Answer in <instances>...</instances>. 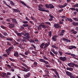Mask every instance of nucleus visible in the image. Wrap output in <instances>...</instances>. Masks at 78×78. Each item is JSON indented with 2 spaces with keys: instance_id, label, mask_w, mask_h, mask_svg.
Instances as JSON below:
<instances>
[{
  "instance_id": "f257e3e1",
  "label": "nucleus",
  "mask_w": 78,
  "mask_h": 78,
  "mask_svg": "<svg viewBox=\"0 0 78 78\" xmlns=\"http://www.w3.org/2000/svg\"><path fill=\"white\" fill-rule=\"evenodd\" d=\"M0 37H1V38H2V39H4V38H6V40L7 41H12V38H7V37L3 35L1 33H0Z\"/></svg>"
},
{
  "instance_id": "f03ea898",
  "label": "nucleus",
  "mask_w": 78,
  "mask_h": 78,
  "mask_svg": "<svg viewBox=\"0 0 78 78\" xmlns=\"http://www.w3.org/2000/svg\"><path fill=\"white\" fill-rule=\"evenodd\" d=\"M39 61L41 62H44V63H45L46 64H49L48 62L46 61L45 60L42 58H40L39 60Z\"/></svg>"
},
{
  "instance_id": "7ed1b4c3",
  "label": "nucleus",
  "mask_w": 78,
  "mask_h": 78,
  "mask_svg": "<svg viewBox=\"0 0 78 78\" xmlns=\"http://www.w3.org/2000/svg\"><path fill=\"white\" fill-rule=\"evenodd\" d=\"M43 6H44L43 5L39 4L38 5V6L39 8L38 9L39 11H42L43 10V9H44V8L42 7H43Z\"/></svg>"
},
{
  "instance_id": "20e7f679",
  "label": "nucleus",
  "mask_w": 78,
  "mask_h": 78,
  "mask_svg": "<svg viewBox=\"0 0 78 78\" xmlns=\"http://www.w3.org/2000/svg\"><path fill=\"white\" fill-rule=\"evenodd\" d=\"M13 48H14V47H13V46H11L8 49H6L5 50V51L6 53H8V51L10 52L11 51V50H12L13 49Z\"/></svg>"
},
{
  "instance_id": "39448f33",
  "label": "nucleus",
  "mask_w": 78,
  "mask_h": 78,
  "mask_svg": "<svg viewBox=\"0 0 78 78\" xmlns=\"http://www.w3.org/2000/svg\"><path fill=\"white\" fill-rule=\"evenodd\" d=\"M69 50H73V49H76V47L75 46L71 45L69 46L68 47Z\"/></svg>"
},
{
  "instance_id": "423d86ee",
  "label": "nucleus",
  "mask_w": 78,
  "mask_h": 78,
  "mask_svg": "<svg viewBox=\"0 0 78 78\" xmlns=\"http://www.w3.org/2000/svg\"><path fill=\"white\" fill-rule=\"evenodd\" d=\"M54 27L55 28H61V27L60 26L59 24L58 23H56L54 24Z\"/></svg>"
},
{
  "instance_id": "0eeeda50",
  "label": "nucleus",
  "mask_w": 78,
  "mask_h": 78,
  "mask_svg": "<svg viewBox=\"0 0 78 78\" xmlns=\"http://www.w3.org/2000/svg\"><path fill=\"white\" fill-rule=\"evenodd\" d=\"M59 59H60V60H61L63 62L65 61H67V58H66V57H59Z\"/></svg>"
},
{
  "instance_id": "6e6552de",
  "label": "nucleus",
  "mask_w": 78,
  "mask_h": 78,
  "mask_svg": "<svg viewBox=\"0 0 78 78\" xmlns=\"http://www.w3.org/2000/svg\"><path fill=\"white\" fill-rule=\"evenodd\" d=\"M21 68L24 69V70H23L24 72H28V71H30V69L29 68H27L26 69V68L23 66H22Z\"/></svg>"
},
{
  "instance_id": "1a4fd4ad",
  "label": "nucleus",
  "mask_w": 78,
  "mask_h": 78,
  "mask_svg": "<svg viewBox=\"0 0 78 78\" xmlns=\"http://www.w3.org/2000/svg\"><path fill=\"white\" fill-rule=\"evenodd\" d=\"M20 3L22 4V5H25L27 8H30V7L28 5H27L26 3H24V2H23V1H20Z\"/></svg>"
},
{
  "instance_id": "9d476101",
  "label": "nucleus",
  "mask_w": 78,
  "mask_h": 78,
  "mask_svg": "<svg viewBox=\"0 0 78 78\" xmlns=\"http://www.w3.org/2000/svg\"><path fill=\"white\" fill-rule=\"evenodd\" d=\"M15 27V24H11L9 25V27L10 28H13Z\"/></svg>"
},
{
  "instance_id": "9b49d317",
  "label": "nucleus",
  "mask_w": 78,
  "mask_h": 78,
  "mask_svg": "<svg viewBox=\"0 0 78 78\" xmlns=\"http://www.w3.org/2000/svg\"><path fill=\"white\" fill-rule=\"evenodd\" d=\"M66 74L69 76H70L72 75V73L69 71H66Z\"/></svg>"
},
{
  "instance_id": "f8f14e48",
  "label": "nucleus",
  "mask_w": 78,
  "mask_h": 78,
  "mask_svg": "<svg viewBox=\"0 0 78 78\" xmlns=\"http://www.w3.org/2000/svg\"><path fill=\"white\" fill-rule=\"evenodd\" d=\"M49 46V43H48V44L46 43L45 44V45L44 47V48L45 49V50H46V49H47V47H48Z\"/></svg>"
},
{
  "instance_id": "ddd939ff",
  "label": "nucleus",
  "mask_w": 78,
  "mask_h": 78,
  "mask_svg": "<svg viewBox=\"0 0 78 78\" xmlns=\"http://www.w3.org/2000/svg\"><path fill=\"white\" fill-rule=\"evenodd\" d=\"M18 54L19 53L17 51H16L14 54V56H16V57H19Z\"/></svg>"
},
{
  "instance_id": "4468645a",
  "label": "nucleus",
  "mask_w": 78,
  "mask_h": 78,
  "mask_svg": "<svg viewBox=\"0 0 78 78\" xmlns=\"http://www.w3.org/2000/svg\"><path fill=\"white\" fill-rule=\"evenodd\" d=\"M12 20V23H16V24H17V20H16V19H13Z\"/></svg>"
},
{
  "instance_id": "2eb2a0df",
  "label": "nucleus",
  "mask_w": 78,
  "mask_h": 78,
  "mask_svg": "<svg viewBox=\"0 0 78 78\" xmlns=\"http://www.w3.org/2000/svg\"><path fill=\"white\" fill-rule=\"evenodd\" d=\"M66 69L67 70H69L70 71H72L73 70V68L72 67H70V68L67 67Z\"/></svg>"
},
{
  "instance_id": "dca6fc26",
  "label": "nucleus",
  "mask_w": 78,
  "mask_h": 78,
  "mask_svg": "<svg viewBox=\"0 0 78 78\" xmlns=\"http://www.w3.org/2000/svg\"><path fill=\"white\" fill-rule=\"evenodd\" d=\"M44 45H45V43H42L40 46V47H41V48H44L43 47H44Z\"/></svg>"
},
{
  "instance_id": "f3484780",
  "label": "nucleus",
  "mask_w": 78,
  "mask_h": 78,
  "mask_svg": "<svg viewBox=\"0 0 78 78\" xmlns=\"http://www.w3.org/2000/svg\"><path fill=\"white\" fill-rule=\"evenodd\" d=\"M33 66L35 67H37V62H34L33 65Z\"/></svg>"
},
{
  "instance_id": "a211bd4d",
  "label": "nucleus",
  "mask_w": 78,
  "mask_h": 78,
  "mask_svg": "<svg viewBox=\"0 0 78 78\" xmlns=\"http://www.w3.org/2000/svg\"><path fill=\"white\" fill-rule=\"evenodd\" d=\"M66 19L69 22H73V20L72 19L70 18H67Z\"/></svg>"
},
{
  "instance_id": "6ab92c4d",
  "label": "nucleus",
  "mask_w": 78,
  "mask_h": 78,
  "mask_svg": "<svg viewBox=\"0 0 78 78\" xmlns=\"http://www.w3.org/2000/svg\"><path fill=\"white\" fill-rule=\"evenodd\" d=\"M13 9V10L14 11V12H20V10H17L15 9Z\"/></svg>"
},
{
  "instance_id": "aec40b11",
  "label": "nucleus",
  "mask_w": 78,
  "mask_h": 78,
  "mask_svg": "<svg viewBox=\"0 0 78 78\" xmlns=\"http://www.w3.org/2000/svg\"><path fill=\"white\" fill-rule=\"evenodd\" d=\"M44 72L45 73V74H49V71L47 69V68L46 69L44 70Z\"/></svg>"
},
{
  "instance_id": "412c9836",
  "label": "nucleus",
  "mask_w": 78,
  "mask_h": 78,
  "mask_svg": "<svg viewBox=\"0 0 78 78\" xmlns=\"http://www.w3.org/2000/svg\"><path fill=\"white\" fill-rule=\"evenodd\" d=\"M68 66H69V67H72L73 66H73V63H69L68 64Z\"/></svg>"
},
{
  "instance_id": "4be33fe9",
  "label": "nucleus",
  "mask_w": 78,
  "mask_h": 78,
  "mask_svg": "<svg viewBox=\"0 0 78 78\" xmlns=\"http://www.w3.org/2000/svg\"><path fill=\"white\" fill-rule=\"evenodd\" d=\"M55 74L58 77V78H60V77H59V74H58V73L56 71H55Z\"/></svg>"
},
{
  "instance_id": "5701e85b",
  "label": "nucleus",
  "mask_w": 78,
  "mask_h": 78,
  "mask_svg": "<svg viewBox=\"0 0 78 78\" xmlns=\"http://www.w3.org/2000/svg\"><path fill=\"white\" fill-rule=\"evenodd\" d=\"M6 66H7V68H9V69H11V65H9V64H6Z\"/></svg>"
},
{
  "instance_id": "b1692460",
  "label": "nucleus",
  "mask_w": 78,
  "mask_h": 78,
  "mask_svg": "<svg viewBox=\"0 0 78 78\" xmlns=\"http://www.w3.org/2000/svg\"><path fill=\"white\" fill-rule=\"evenodd\" d=\"M41 11H43V12H49V11L45 10V9L44 8Z\"/></svg>"
},
{
  "instance_id": "393cba45",
  "label": "nucleus",
  "mask_w": 78,
  "mask_h": 78,
  "mask_svg": "<svg viewBox=\"0 0 78 78\" xmlns=\"http://www.w3.org/2000/svg\"><path fill=\"white\" fill-rule=\"evenodd\" d=\"M41 27H42V28H44V29H45V28H46V26L45 25H44L42 24H41Z\"/></svg>"
},
{
  "instance_id": "a878e982",
  "label": "nucleus",
  "mask_w": 78,
  "mask_h": 78,
  "mask_svg": "<svg viewBox=\"0 0 78 78\" xmlns=\"http://www.w3.org/2000/svg\"><path fill=\"white\" fill-rule=\"evenodd\" d=\"M23 42H27V39L25 38V37H23L22 40Z\"/></svg>"
},
{
  "instance_id": "bb28decb",
  "label": "nucleus",
  "mask_w": 78,
  "mask_h": 78,
  "mask_svg": "<svg viewBox=\"0 0 78 78\" xmlns=\"http://www.w3.org/2000/svg\"><path fill=\"white\" fill-rule=\"evenodd\" d=\"M10 3L11 5H12V6H14L15 4H14V3L13 2L11 1H10Z\"/></svg>"
},
{
  "instance_id": "cd10ccee",
  "label": "nucleus",
  "mask_w": 78,
  "mask_h": 78,
  "mask_svg": "<svg viewBox=\"0 0 78 78\" xmlns=\"http://www.w3.org/2000/svg\"><path fill=\"white\" fill-rule=\"evenodd\" d=\"M73 19L76 22H78V19L77 18H73Z\"/></svg>"
},
{
  "instance_id": "c85d7f7f",
  "label": "nucleus",
  "mask_w": 78,
  "mask_h": 78,
  "mask_svg": "<svg viewBox=\"0 0 78 78\" xmlns=\"http://www.w3.org/2000/svg\"><path fill=\"white\" fill-rule=\"evenodd\" d=\"M49 6L50 9H51V8H54V6L51 4H50Z\"/></svg>"
},
{
  "instance_id": "c756f323",
  "label": "nucleus",
  "mask_w": 78,
  "mask_h": 78,
  "mask_svg": "<svg viewBox=\"0 0 78 78\" xmlns=\"http://www.w3.org/2000/svg\"><path fill=\"white\" fill-rule=\"evenodd\" d=\"M52 34V32L51 31H50L49 32L48 36H50V37H51V34Z\"/></svg>"
},
{
  "instance_id": "7c9ffc66",
  "label": "nucleus",
  "mask_w": 78,
  "mask_h": 78,
  "mask_svg": "<svg viewBox=\"0 0 78 78\" xmlns=\"http://www.w3.org/2000/svg\"><path fill=\"white\" fill-rule=\"evenodd\" d=\"M3 35L5 36H8V34L7 33L5 32L3 33Z\"/></svg>"
},
{
  "instance_id": "2f4dec72",
  "label": "nucleus",
  "mask_w": 78,
  "mask_h": 78,
  "mask_svg": "<svg viewBox=\"0 0 78 78\" xmlns=\"http://www.w3.org/2000/svg\"><path fill=\"white\" fill-rule=\"evenodd\" d=\"M24 37H25L28 41H29V39L30 38V36H27Z\"/></svg>"
},
{
  "instance_id": "473e14b6",
  "label": "nucleus",
  "mask_w": 78,
  "mask_h": 78,
  "mask_svg": "<svg viewBox=\"0 0 78 78\" xmlns=\"http://www.w3.org/2000/svg\"><path fill=\"white\" fill-rule=\"evenodd\" d=\"M71 55L72 56H73V58L74 59H76V58H75V54H72Z\"/></svg>"
},
{
  "instance_id": "72a5a7b5",
  "label": "nucleus",
  "mask_w": 78,
  "mask_h": 78,
  "mask_svg": "<svg viewBox=\"0 0 78 78\" xmlns=\"http://www.w3.org/2000/svg\"><path fill=\"white\" fill-rule=\"evenodd\" d=\"M51 47H53V48H55L56 49H58V47L56 46L55 45H52Z\"/></svg>"
},
{
  "instance_id": "f704fd0d",
  "label": "nucleus",
  "mask_w": 78,
  "mask_h": 78,
  "mask_svg": "<svg viewBox=\"0 0 78 78\" xmlns=\"http://www.w3.org/2000/svg\"><path fill=\"white\" fill-rule=\"evenodd\" d=\"M74 8H78V3H77L73 6Z\"/></svg>"
},
{
  "instance_id": "c9c22d12",
  "label": "nucleus",
  "mask_w": 78,
  "mask_h": 78,
  "mask_svg": "<svg viewBox=\"0 0 78 78\" xmlns=\"http://www.w3.org/2000/svg\"><path fill=\"white\" fill-rule=\"evenodd\" d=\"M52 39L54 41H55V42L56 41V38H55V37H52Z\"/></svg>"
},
{
  "instance_id": "e433bc0d",
  "label": "nucleus",
  "mask_w": 78,
  "mask_h": 78,
  "mask_svg": "<svg viewBox=\"0 0 78 78\" xmlns=\"http://www.w3.org/2000/svg\"><path fill=\"white\" fill-rule=\"evenodd\" d=\"M59 53L60 56H62V52L61 51V50H59Z\"/></svg>"
},
{
  "instance_id": "4c0bfd02",
  "label": "nucleus",
  "mask_w": 78,
  "mask_h": 78,
  "mask_svg": "<svg viewBox=\"0 0 78 78\" xmlns=\"http://www.w3.org/2000/svg\"><path fill=\"white\" fill-rule=\"evenodd\" d=\"M9 59L11 61H12V62H15V60L12 59L11 58H9Z\"/></svg>"
},
{
  "instance_id": "58836bf2",
  "label": "nucleus",
  "mask_w": 78,
  "mask_h": 78,
  "mask_svg": "<svg viewBox=\"0 0 78 78\" xmlns=\"http://www.w3.org/2000/svg\"><path fill=\"white\" fill-rule=\"evenodd\" d=\"M38 30H41V24L38 27Z\"/></svg>"
},
{
  "instance_id": "ea45409f",
  "label": "nucleus",
  "mask_w": 78,
  "mask_h": 78,
  "mask_svg": "<svg viewBox=\"0 0 78 78\" xmlns=\"http://www.w3.org/2000/svg\"><path fill=\"white\" fill-rule=\"evenodd\" d=\"M50 53L51 56H55V55L53 54L51 51Z\"/></svg>"
},
{
  "instance_id": "a19ab883",
  "label": "nucleus",
  "mask_w": 78,
  "mask_h": 78,
  "mask_svg": "<svg viewBox=\"0 0 78 78\" xmlns=\"http://www.w3.org/2000/svg\"><path fill=\"white\" fill-rule=\"evenodd\" d=\"M74 66H75V67H78V65H76L75 64H73V66L72 67H74Z\"/></svg>"
},
{
  "instance_id": "79ce46f5",
  "label": "nucleus",
  "mask_w": 78,
  "mask_h": 78,
  "mask_svg": "<svg viewBox=\"0 0 78 78\" xmlns=\"http://www.w3.org/2000/svg\"><path fill=\"white\" fill-rule=\"evenodd\" d=\"M45 23L46 24H47V25H50V26H51V23L49 22H45Z\"/></svg>"
},
{
  "instance_id": "37998d69",
  "label": "nucleus",
  "mask_w": 78,
  "mask_h": 78,
  "mask_svg": "<svg viewBox=\"0 0 78 78\" xmlns=\"http://www.w3.org/2000/svg\"><path fill=\"white\" fill-rule=\"evenodd\" d=\"M43 58H44V59H45V60H47V61L48 60V59L45 56H44L43 57Z\"/></svg>"
},
{
  "instance_id": "c03bdc74",
  "label": "nucleus",
  "mask_w": 78,
  "mask_h": 78,
  "mask_svg": "<svg viewBox=\"0 0 78 78\" xmlns=\"http://www.w3.org/2000/svg\"><path fill=\"white\" fill-rule=\"evenodd\" d=\"M73 25H74V26H76V23L74 22H73Z\"/></svg>"
},
{
  "instance_id": "a18cd8bd",
  "label": "nucleus",
  "mask_w": 78,
  "mask_h": 78,
  "mask_svg": "<svg viewBox=\"0 0 78 78\" xmlns=\"http://www.w3.org/2000/svg\"><path fill=\"white\" fill-rule=\"evenodd\" d=\"M7 45H9L10 46H11V43L9 42V41L7 42Z\"/></svg>"
},
{
  "instance_id": "49530a36",
  "label": "nucleus",
  "mask_w": 78,
  "mask_h": 78,
  "mask_svg": "<svg viewBox=\"0 0 78 78\" xmlns=\"http://www.w3.org/2000/svg\"><path fill=\"white\" fill-rule=\"evenodd\" d=\"M58 7H59V8H64L63 5H59L58 6Z\"/></svg>"
},
{
  "instance_id": "de8ad7c7",
  "label": "nucleus",
  "mask_w": 78,
  "mask_h": 78,
  "mask_svg": "<svg viewBox=\"0 0 78 78\" xmlns=\"http://www.w3.org/2000/svg\"><path fill=\"white\" fill-rule=\"evenodd\" d=\"M23 26L24 27H27L28 26V24H24L23 25Z\"/></svg>"
},
{
  "instance_id": "09e8293b",
  "label": "nucleus",
  "mask_w": 78,
  "mask_h": 78,
  "mask_svg": "<svg viewBox=\"0 0 78 78\" xmlns=\"http://www.w3.org/2000/svg\"><path fill=\"white\" fill-rule=\"evenodd\" d=\"M1 27L2 28V29H6V27H4L3 26H1Z\"/></svg>"
},
{
  "instance_id": "8fccbe9b",
  "label": "nucleus",
  "mask_w": 78,
  "mask_h": 78,
  "mask_svg": "<svg viewBox=\"0 0 78 78\" xmlns=\"http://www.w3.org/2000/svg\"><path fill=\"white\" fill-rule=\"evenodd\" d=\"M46 8H50V7H49V5H48V4H46L45 5Z\"/></svg>"
},
{
  "instance_id": "3c124183",
  "label": "nucleus",
  "mask_w": 78,
  "mask_h": 78,
  "mask_svg": "<svg viewBox=\"0 0 78 78\" xmlns=\"http://www.w3.org/2000/svg\"><path fill=\"white\" fill-rule=\"evenodd\" d=\"M23 23H24V24H26L27 23H28V21H23L22 22Z\"/></svg>"
},
{
  "instance_id": "603ef678",
  "label": "nucleus",
  "mask_w": 78,
  "mask_h": 78,
  "mask_svg": "<svg viewBox=\"0 0 78 78\" xmlns=\"http://www.w3.org/2000/svg\"><path fill=\"white\" fill-rule=\"evenodd\" d=\"M20 61H23V62H25V60H23V58H20Z\"/></svg>"
},
{
  "instance_id": "864d4df0",
  "label": "nucleus",
  "mask_w": 78,
  "mask_h": 78,
  "mask_svg": "<svg viewBox=\"0 0 78 78\" xmlns=\"http://www.w3.org/2000/svg\"><path fill=\"white\" fill-rule=\"evenodd\" d=\"M55 55H58V51H54V52L53 53Z\"/></svg>"
},
{
  "instance_id": "5fc2aeb1",
  "label": "nucleus",
  "mask_w": 78,
  "mask_h": 78,
  "mask_svg": "<svg viewBox=\"0 0 78 78\" xmlns=\"http://www.w3.org/2000/svg\"><path fill=\"white\" fill-rule=\"evenodd\" d=\"M21 29L22 30H25V28H24V27L21 26L20 27Z\"/></svg>"
},
{
  "instance_id": "6e6d98bb",
  "label": "nucleus",
  "mask_w": 78,
  "mask_h": 78,
  "mask_svg": "<svg viewBox=\"0 0 78 78\" xmlns=\"http://www.w3.org/2000/svg\"><path fill=\"white\" fill-rule=\"evenodd\" d=\"M49 16L51 18H52V19H53V18H54V16H51V14H49Z\"/></svg>"
},
{
  "instance_id": "4d7b16f0",
  "label": "nucleus",
  "mask_w": 78,
  "mask_h": 78,
  "mask_svg": "<svg viewBox=\"0 0 78 78\" xmlns=\"http://www.w3.org/2000/svg\"><path fill=\"white\" fill-rule=\"evenodd\" d=\"M62 19H66V17L65 16H63L61 17Z\"/></svg>"
},
{
  "instance_id": "13d9d810",
  "label": "nucleus",
  "mask_w": 78,
  "mask_h": 78,
  "mask_svg": "<svg viewBox=\"0 0 78 78\" xmlns=\"http://www.w3.org/2000/svg\"><path fill=\"white\" fill-rule=\"evenodd\" d=\"M17 35V36H22V34H21V33H18Z\"/></svg>"
},
{
  "instance_id": "bf43d9fd",
  "label": "nucleus",
  "mask_w": 78,
  "mask_h": 78,
  "mask_svg": "<svg viewBox=\"0 0 78 78\" xmlns=\"http://www.w3.org/2000/svg\"><path fill=\"white\" fill-rule=\"evenodd\" d=\"M66 41V42H70V40H68L67 39H66V41Z\"/></svg>"
},
{
  "instance_id": "052dcab7",
  "label": "nucleus",
  "mask_w": 78,
  "mask_h": 78,
  "mask_svg": "<svg viewBox=\"0 0 78 78\" xmlns=\"http://www.w3.org/2000/svg\"><path fill=\"white\" fill-rule=\"evenodd\" d=\"M2 74H3V76H5L6 75V74L5 73H2Z\"/></svg>"
},
{
  "instance_id": "680f3d73",
  "label": "nucleus",
  "mask_w": 78,
  "mask_h": 78,
  "mask_svg": "<svg viewBox=\"0 0 78 78\" xmlns=\"http://www.w3.org/2000/svg\"><path fill=\"white\" fill-rule=\"evenodd\" d=\"M65 54H66V55H71L70 52V53H69L68 52H66L65 53Z\"/></svg>"
},
{
  "instance_id": "e2e57ef3",
  "label": "nucleus",
  "mask_w": 78,
  "mask_h": 78,
  "mask_svg": "<svg viewBox=\"0 0 78 78\" xmlns=\"http://www.w3.org/2000/svg\"><path fill=\"white\" fill-rule=\"evenodd\" d=\"M67 3H65V4L63 6V7L65 8V7H66V6H67Z\"/></svg>"
},
{
  "instance_id": "0e129e2a",
  "label": "nucleus",
  "mask_w": 78,
  "mask_h": 78,
  "mask_svg": "<svg viewBox=\"0 0 78 78\" xmlns=\"http://www.w3.org/2000/svg\"><path fill=\"white\" fill-rule=\"evenodd\" d=\"M53 77L54 78H58V77H57V76H56V75H53Z\"/></svg>"
},
{
  "instance_id": "69168bd1",
  "label": "nucleus",
  "mask_w": 78,
  "mask_h": 78,
  "mask_svg": "<svg viewBox=\"0 0 78 78\" xmlns=\"http://www.w3.org/2000/svg\"><path fill=\"white\" fill-rule=\"evenodd\" d=\"M73 34H76V33H77V32L76 31H74L73 32Z\"/></svg>"
},
{
  "instance_id": "338daca9",
  "label": "nucleus",
  "mask_w": 78,
  "mask_h": 78,
  "mask_svg": "<svg viewBox=\"0 0 78 78\" xmlns=\"http://www.w3.org/2000/svg\"><path fill=\"white\" fill-rule=\"evenodd\" d=\"M29 22L31 23V24H32V25H34V23H33V21H30Z\"/></svg>"
},
{
  "instance_id": "774afa93",
  "label": "nucleus",
  "mask_w": 78,
  "mask_h": 78,
  "mask_svg": "<svg viewBox=\"0 0 78 78\" xmlns=\"http://www.w3.org/2000/svg\"><path fill=\"white\" fill-rule=\"evenodd\" d=\"M30 42H33V43H35V42L33 40H30Z\"/></svg>"
}]
</instances>
